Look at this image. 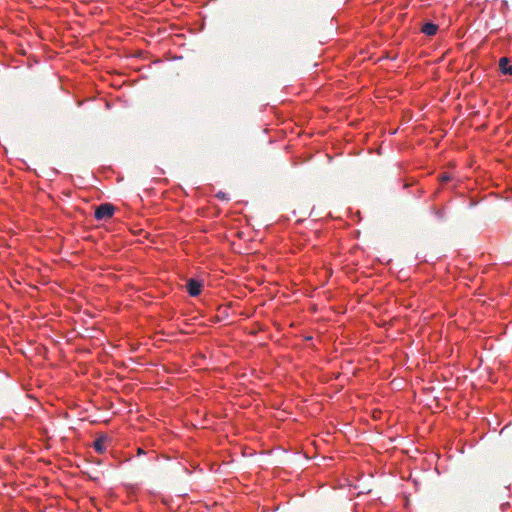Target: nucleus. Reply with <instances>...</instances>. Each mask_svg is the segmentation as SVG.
Here are the masks:
<instances>
[{
	"label": "nucleus",
	"instance_id": "obj_2",
	"mask_svg": "<svg viewBox=\"0 0 512 512\" xmlns=\"http://www.w3.org/2000/svg\"><path fill=\"white\" fill-rule=\"evenodd\" d=\"M202 287V282L195 278H190L186 283V291L192 297L200 295Z\"/></svg>",
	"mask_w": 512,
	"mask_h": 512
},
{
	"label": "nucleus",
	"instance_id": "obj_10",
	"mask_svg": "<svg viewBox=\"0 0 512 512\" xmlns=\"http://www.w3.org/2000/svg\"><path fill=\"white\" fill-rule=\"evenodd\" d=\"M138 453L141 454V453H144V451L142 449H139Z\"/></svg>",
	"mask_w": 512,
	"mask_h": 512
},
{
	"label": "nucleus",
	"instance_id": "obj_3",
	"mask_svg": "<svg viewBox=\"0 0 512 512\" xmlns=\"http://www.w3.org/2000/svg\"><path fill=\"white\" fill-rule=\"evenodd\" d=\"M499 69L504 75H512V62L507 57H502L499 60Z\"/></svg>",
	"mask_w": 512,
	"mask_h": 512
},
{
	"label": "nucleus",
	"instance_id": "obj_5",
	"mask_svg": "<svg viewBox=\"0 0 512 512\" xmlns=\"http://www.w3.org/2000/svg\"><path fill=\"white\" fill-rule=\"evenodd\" d=\"M421 31H422V33H424L427 36H433L438 31V25H436L432 22H427L422 26Z\"/></svg>",
	"mask_w": 512,
	"mask_h": 512
},
{
	"label": "nucleus",
	"instance_id": "obj_1",
	"mask_svg": "<svg viewBox=\"0 0 512 512\" xmlns=\"http://www.w3.org/2000/svg\"><path fill=\"white\" fill-rule=\"evenodd\" d=\"M115 207L111 203H102L97 206L94 216L96 220L101 221L109 219L114 215Z\"/></svg>",
	"mask_w": 512,
	"mask_h": 512
},
{
	"label": "nucleus",
	"instance_id": "obj_9",
	"mask_svg": "<svg viewBox=\"0 0 512 512\" xmlns=\"http://www.w3.org/2000/svg\"><path fill=\"white\" fill-rule=\"evenodd\" d=\"M508 506H509L508 502L501 504V510L504 511L506 509V507H508Z\"/></svg>",
	"mask_w": 512,
	"mask_h": 512
},
{
	"label": "nucleus",
	"instance_id": "obj_8",
	"mask_svg": "<svg viewBox=\"0 0 512 512\" xmlns=\"http://www.w3.org/2000/svg\"><path fill=\"white\" fill-rule=\"evenodd\" d=\"M216 196H217V198L222 199V200L227 199L226 194L224 192H218Z\"/></svg>",
	"mask_w": 512,
	"mask_h": 512
},
{
	"label": "nucleus",
	"instance_id": "obj_7",
	"mask_svg": "<svg viewBox=\"0 0 512 512\" xmlns=\"http://www.w3.org/2000/svg\"><path fill=\"white\" fill-rule=\"evenodd\" d=\"M450 179H451V177H450V175H448V174H443V175H441V177H440V181H441L442 183H446V182L450 181Z\"/></svg>",
	"mask_w": 512,
	"mask_h": 512
},
{
	"label": "nucleus",
	"instance_id": "obj_4",
	"mask_svg": "<svg viewBox=\"0 0 512 512\" xmlns=\"http://www.w3.org/2000/svg\"><path fill=\"white\" fill-rule=\"evenodd\" d=\"M108 440V437L107 436H100L98 437L94 443H93V448L95 449V451L99 454H102L106 451V447H105V442Z\"/></svg>",
	"mask_w": 512,
	"mask_h": 512
},
{
	"label": "nucleus",
	"instance_id": "obj_6",
	"mask_svg": "<svg viewBox=\"0 0 512 512\" xmlns=\"http://www.w3.org/2000/svg\"><path fill=\"white\" fill-rule=\"evenodd\" d=\"M434 214L439 220H443L445 218L444 210H434Z\"/></svg>",
	"mask_w": 512,
	"mask_h": 512
}]
</instances>
